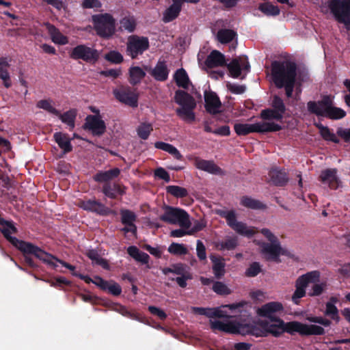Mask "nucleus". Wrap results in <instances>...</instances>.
I'll return each instance as SVG.
<instances>
[{
	"label": "nucleus",
	"instance_id": "obj_1",
	"mask_svg": "<svg viewBox=\"0 0 350 350\" xmlns=\"http://www.w3.org/2000/svg\"><path fill=\"white\" fill-rule=\"evenodd\" d=\"M284 307L280 302L272 301L262 306L256 310L258 316L267 319L251 323L245 322L210 320L211 327L214 331L242 335L252 334L257 337L266 336L269 334L279 336L284 332L290 334L297 332L302 335H320L324 329L317 325H307L297 321L285 323L275 315L282 312Z\"/></svg>",
	"mask_w": 350,
	"mask_h": 350
},
{
	"label": "nucleus",
	"instance_id": "obj_2",
	"mask_svg": "<svg viewBox=\"0 0 350 350\" xmlns=\"http://www.w3.org/2000/svg\"><path fill=\"white\" fill-rule=\"evenodd\" d=\"M296 77V66L288 61L274 62L271 65V77L275 85L285 88L288 97L292 96Z\"/></svg>",
	"mask_w": 350,
	"mask_h": 350
},
{
	"label": "nucleus",
	"instance_id": "obj_3",
	"mask_svg": "<svg viewBox=\"0 0 350 350\" xmlns=\"http://www.w3.org/2000/svg\"><path fill=\"white\" fill-rule=\"evenodd\" d=\"M334 96L324 95L318 101H309L307 108L309 112L317 116L327 118L332 120H338L346 116V112L341 108L334 105Z\"/></svg>",
	"mask_w": 350,
	"mask_h": 350
},
{
	"label": "nucleus",
	"instance_id": "obj_4",
	"mask_svg": "<svg viewBox=\"0 0 350 350\" xmlns=\"http://www.w3.org/2000/svg\"><path fill=\"white\" fill-rule=\"evenodd\" d=\"M0 230L5 237L9 240L13 245L24 254L26 262L30 265H33L31 260L27 256L31 254L36 256L37 252H36V250H40V248L31 243L19 241L16 238L11 237V234L16 232V227L12 221H5L1 217Z\"/></svg>",
	"mask_w": 350,
	"mask_h": 350
},
{
	"label": "nucleus",
	"instance_id": "obj_5",
	"mask_svg": "<svg viewBox=\"0 0 350 350\" xmlns=\"http://www.w3.org/2000/svg\"><path fill=\"white\" fill-rule=\"evenodd\" d=\"M261 233L270 243L259 242L260 253L263 257L268 260L278 262L279 257L287 254V251L283 248L277 237L269 229L262 228Z\"/></svg>",
	"mask_w": 350,
	"mask_h": 350
},
{
	"label": "nucleus",
	"instance_id": "obj_6",
	"mask_svg": "<svg viewBox=\"0 0 350 350\" xmlns=\"http://www.w3.org/2000/svg\"><path fill=\"white\" fill-rule=\"evenodd\" d=\"M321 10L324 13L330 11L336 20L350 31V0H329L321 5Z\"/></svg>",
	"mask_w": 350,
	"mask_h": 350
},
{
	"label": "nucleus",
	"instance_id": "obj_7",
	"mask_svg": "<svg viewBox=\"0 0 350 350\" xmlns=\"http://www.w3.org/2000/svg\"><path fill=\"white\" fill-rule=\"evenodd\" d=\"M176 103L180 105L176 109L178 116L183 120L191 122L195 120L193 109L196 103L193 98L182 90L176 92L174 97Z\"/></svg>",
	"mask_w": 350,
	"mask_h": 350
},
{
	"label": "nucleus",
	"instance_id": "obj_8",
	"mask_svg": "<svg viewBox=\"0 0 350 350\" xmlns=\"http://www.w3.org/2000/svg\"><path fill=\"white\" fill-rule=\"evenodd\" d=\"M234 131L238 135H246L252 133L272 132L280 130L278 124L270 122H260L254 124L236 123Z\"/></svg>",
	"mask_w": 350,
	"mask_h": 350
},
{
	"label": "nucleus",
	"instance_id": "obj_9",
	"mask_svg": "<svg viewBox=\"0 0 350 350\" xmlns=\"http://www.w3.org/2000/svg\"><path fill=\"white\" fill-rule=\"evenodd\" d=\"M161 219L172 224H178L185 229L191 226L189 215L183 209L165 206Z\"/></svg>",
	"mask_w": 350,
	"mask_h": 350
},
{
	"label": "nucleus",
	"instance_id": "obj_10",
	"mask_svg": "<svg viewBox=\"0 0 350 350\" xmlns=\"http://www.w3.org/2000/svg\"><path fill=\"white\" fill-rule=\"evenodd\" d=\"M219 215L226 219L228 225L239 234L248 238L255 234V228L248 226L246 224L238 221L234 211H221L219 212Z\"/></svg>",
	"mask_w": 350,
	"mask_h": 350
},
{
	"label": "nucleus",
	"instance_id": "obj_11",
	"mask_svg": "<svg viewBox=\"0 0 350 350\" xmlns=\"http://www.w3.org/2000/svg\"><path fill=\"white\" fill-rule=\"evenodd\" d=\"M320 278V273L312 271L299 276L295 282L296 289L292 295L291 299L295 304H298L299 299L305 296L306 288L310 283H314Z\"/></svg>",
	"mask_w": 350,
	"mask_h": 350
},
{
	"label": "nucleus",
	"instance_id": "obj_12",
	"mask_svg": "<svg viewBox=\"0 0 350 350\" xmlns=\"http://www.w3.org/2000/svg\"><path fill=\"white\" fill-rule=\"evenodd\" d=\"M94 29L102 37L112 36L116 29L115 20L109 14H100L92 16Z\"/></svg>",
	"mask_w": 350,
	"mask_h": 350
},
{
	"label": "nucleus",
	"instance_id": "obj_13",
	"mask_svg": "<svg viewBox=\"0 0 350 350\" xmlns=\"http://www.w3.org/2000/svg\"><path fill=\"white\" fill-rule=\"evenodd\" d=\"M148 46V38L136 36H130L127 42V53L133 59L142 54Z\"/></svg>",
	"mask_w": 350,
	"mask_h": 350
},
{
	"label": "nucleus",
	"instance_id": "obj_14",
	"mask_svg": "<svg viewBox=\"0 0 350 350\" xmlns=\"http://www.w3.org/2000/svg\"><path fill=\"white\" fill-rule=\"evenodd\" d=\"M70 56L74 59H81L88 62H94L98 59L99 55L96 50L81 44L75 47Z\"/></svg>",
	"mask_w": 350,
	"mask_h": 350
},
{
	"label": "nucleus",
	"instance_id": "obj_15",
	"mask_svg": "<svg viewBox=\"0 0 350 350\" xmlns=\"http://www.w3.org/2000/svg\"><path fill=\"white\" fill-rule=\"evenodd\" d=\"M115 98L122 103L132 107H136L138 105V94L129 88H120L113 91Z\"/></svg>",
	"mask_w": 350,
	"mask_h": 350
},
{
	"label": "nucleus",
	"instance_id": "obj_16",
	"mask_svg": "<svg viewBox=\"0 0 350 350\" xmlns=\"http://www.w3.org/2000/svg\"><path fill=\"white\" fill-rule=\"evenodd\" d=\"M36 252H37L36 257L52 268H56L57 267V264L59 263L62 266L70 270L73 275H79V274L75 271V267L74 266L57 258L54 256L43 251L42 249L40 250H36Z\"/></svg>",
	"mask_w": 350,
	"mask_h": 350
},
{
	"label": "nucleus",
	"instance_id": "obj_17",
	"mask_svg": "<svg viewBox=\"0 0 350 350\" xmlns=\"http://www.w3.org/2000/svg\"><path fill=\"white\" fill-rule=\"evenodd\" d=\"M230 76L237 78L241 75H245L250 69V64L246 57H239L233 59L228 64Z\"/></svg>",
	"mask_w": 350,
	"mask_h": 350
},
{
	"label": "nucleus",
	"instance_id": "obj_18",
	"mask_svg": "<svg viewBox=\"0 0 350 350\" xmlns=\"http://www.w3.org/2000/svg\"><path fill=\"white\" fill-rule=\"evenodd\" d=\"M84 128L94 135H100L105 131V122L98 116H88L85 119Z\"/></svg>",
	"mask_w": 350,
	"mask_h": 350
},
{
	"label": "nucleus",
	"instance_id": "obj_19",
	"mask_svg": "<svg viewBox=\"0 0 350 350\" xmlns=\"http://www.w3.org/2000/svg\"><path fill=\"white\" fill-rule=\"evenodd\" d=\"M321 181L331 189H336L340 185V180L336 169H327L321 172Z\"/></svg>",
	"mask_w": 350,
	"mask_h": 350
},
{
	"label": "nucleus",
	"instance_id": "obj_20",
	"mask_svg": "<svg viewBox=\"0 0 350 350\" xmlns=\"http://www.w3.org/2000/svg\"><path fill=\"white\" fill-rule=\"evenodd\" d=\"M205 107L210 113H217L221 110V103L217 94L213 92L204 93Z\"/></svg>",
	"mask_w": 350,
	"mask_h": 350
},
{
	"label": "nucleus",
	"instance_id": "obj_21",
	"mask_svg": "<svg viewBox=\"0 0 350 350\" xmlns=\"http://www.w3.org/2000/svg\"><path fill=\"white\" fill-rule=\"evenodd\" d=\"M194 165L198 170L206 172L213 174H219L221 170L213 161L204 160L199 157L194 159Z\"/></svg>",
	"mask_w": 350,
	"mask_h": 350
},
{
	"label": "nucleus",
	"instance_id": "obj_22",
	"mask_svg": "<svg viewBox=\"0 0 350 350\" xmlns=\"http://www.w3.org/2000/svg\"><path fill=\"white\" fill-rule=\"evenodd\" d=\"M121 219L125 227L122 228V230L125 232H131L135 234L136 232V226L134 222L136 219L135 214L129 210H122L120 212Z\"/></svg>",
	"mask_w": 350,
	"mask_h": 350
},
{
	"label": "nucleus",
	"instance_id": "obj_23",
	"mask_svg": "<svg viewBox=\"0 0 350 350\" xmlns=\"http://www.w3.org/2000/svg\"><path fill=\"white\" fill-rule=\"evenodd\" d=\"M44 25L53 43L58 45H65L68 43V38L63 35L54 25L50 23H46Z\"/></svg>",
	"mask_w": 350,
	"mask_h": 350
},
{
	"label": "nucleus",
	"instance_id": "obj_24",
	"mask_svg": "<svg viewBox=\"0 0 350 350\" xmlns=\"http://www.w3.org/2000/svg\"><path fill=\"white\" fill-rule=\"evenodd\" d=\"M181 8L180 0H172V4L163 12V21L165 23H169L175 19L178 16Z\"/></svg>",
	"mask_w": 350,
	"mask_h": 350
},
{
	"label": "nucleus",
	"instance_id": "obj_25",
	"mask_svg": "<svg viewBox=\"0 0 350 350\" xmlns=\"http://www.w3.org/2000/svg\"><path fill=\"white\" fill-rule=\"evenodd\" d=\"M237 304L224 305L211 308V318H226L231 317V314L239 308Z\"/></svg>",
	"mask_w": 350,
	"mask_h": 350
},
{
	"label": "nucleus",
	"instance_id": "obj_26",
	"mask_svg": "<svg viewBox=\"0 0 350 350\" xmlns=\"http://www.w3.org/2000/svg\"><path fill=\"white\" fill-rule=\"evenodd\" d=\"M53 139L58 144L59 147L64 151V153H68L72 150L71 145V139L68 134L62 132H56L53 135Z\"/></svg>",
	"mask_w": 350,
	"mask_h": 350
},
{
	"label": "nucleus",
	"instance_id": "obj_27",
	"mask_svg": "<svg viewBox=\"0 0 350 350\" xmlns=\"http://www.w3.org/2000/svg\"><path fill=\"white\" fill-rule=\"evenodd\" d=\"M225 64V57L217 50L213 51L207 57L205 65L208 68L221 66Z\"/></svg>",
	"mask_w": 350,
	"mask_h": 350
},
{
	"label": "nucleus",
	"instance_id": "obj_28",
	"mask_svg": "<svg viewBox=\"0 0 350 350\" xmlns=\"http://www.w3.org/2000/svg\"><path fill=\"white\" fill-rule=\"evenodd\" d=\"M80 206L84 210L96 212L102 215L107 214L108 211L104 205L95 200L81 202L80 203Z\"/></svg>",
	"mask_w": 350,
	"mask_h": 350
},
{
	"label": "nucleus",
	"instance_id": "obj_29",
	"mask_svg": "<svg viewBox=\"0 0 350 350\" xmlns=\"http://www.w3.org/2000/svg\"><path fill=\"white\" fill-rule=\"evenodd\" d=\"M59 118L61 121L66 124L70 130H72L75 126V118L77 116V111L75 109H70L61 113L59 111V115H56Z\"/></svg>",
	"mask_w": 350,
	"mask_h": 350
},
{
	"label": "nucleus",
	"instance_id": "obj_30",
	"mask_svg": "<svg viewBox=\"0 0 350 350\" xmlns=\"http://www.w3.org/2000/svg\"><path fill=\"white\" fill-rule=\"evenodd\" d=\"M169 72L167 66L163 62H159L156 66L152 70V75L158 81H165L167 79Z\"/></svg>",
	"mask_w": 350,
	"mask_h": 350
},
{
	"label": "nucleus",
	"instance_id": "obj_31",
	"mask_svg": "<svg viewBox=\"0 0 350 350\" xmlns=\"http://www.w3.org/2000/svg\"><path fill=\"white\" fill-rule=\"evenodd\" d=\"M10 61L7 58L0 59V78L3 81L4 85L9 88L11 85L10 75L8 68L10 66Z\"/></svg>",
	"mask_w": 350,
	"mask_h": 350
},
{
	"label": "nucleus",
	"instance_id": "obj_32",
	"mask_svg": "<svg viewBox=\"0 0 350 350\" xmlns=\"http://www.w3.org/2000/svg\"><path fill=\"white\" fill-rule=\"evenodd\" d=\"M174 80L176 84L181 88L188 89L190 85L189 77L183 68L178 69L174 74Z\"/></svg>",
	"mask_w": 350,
	"mask_h": 350
},
{
	"label": "nucleus",
	"instance_id": "obj_33",
	"mask_svg": "<svg viewBox=\"0 0 350 350\" xmlns=\"http://www.w3.org/2000/svg\"><path fill=\"white\" fill-rule=\"evenodd\" d=\"M145 75V71L139 66H132L129 69V81L131 84L139 83Z\"/></svg>",
	"mask_w": 350,
	"mask_h": 350
},
{
	"label": "nucleus",
	"instance_id": "obj_34",
	"mask_svg": "<svg viewBox=\"0 0 350 350\" xmlns=\"http://www.w3.org/2000/svg\"><path fill=\"white\" fill-rule=\"evenodd\" d=\"M120 174L118 168H114L108 171L100 172L94 176V180L98 182H107L116 178Z\"/></svg>",
	"mask_w": 350,
	"mask_h": 350
},
{
	"label": "nucleus",
	"instance_id": "obj_35",
	"mask_svg": "<svg viewBox=\"0 0 350 350\" xmlns=\"http://www.w3.org/2000/svg\"><path fill=\"white\" fill-rule=\"evenodd\" d=\"M154 146L158 149H161L168 152L178 160L182 159V154L180 153L176 147L170 144H167L162 142H157L155 143Z\"/></svg>",
	"mask_w": 350,
	"mask_h": 350
},
{
	"label": "nucleus",
	"instance_id": "obj_36",
	"mask_svg": "<svg viewBox=\"0 0 350 350\" xmlns=\"http://www.w3.org/2000/svg\"><path fill=\"white\" fill-rule=\"evenodd\" d=\"M240 203L245 207L255 210L264 209L266 207L265 205L259 200L248 196L241 198Z\"/></svg>",
	"mask_w": 350,
	"mask_h": 350
},
{
	"label": "nucleus",
	"instance_id": "obj_37",
	"mask_svg": "<svg viewBox=\"0 0 350 350\" xmlns=\"http://www.w3.org/2000/svg\"><path fill=\"white\" fill-rule=\"evenodd\" d=\"M337 301L338 300L336 297H333L331 299L330 301L327 303L325 314L332 319L338 322L340 319L338 316V310L335 306Z\"/></svg>",
	"mask_w": 350,
	"mask_h": 350
},
{
	"label": "nucleus",
	"instance_id": "obj_38",
	"mask_svg": "<svg viewBox=\"0 0 350 350\" xmlns=\"http://www.w3.org/2000/svg\"><path fill=\"white\" fill-rule=\"evenodd\" d=\"M258 9L267 16H275L280 13L279 8L269 2L260 3L258 6Z\"/></svg>",
	"mask_w": 350,
	"mask_h": 350
},
{
	"label": "nucleus",
	"instance_id": "obj_39",
	"mask_svg": "<svg viewBox=\"0 0 350 350\" xmlns=\"http://www.w3.org/2000/svg\"><path fill=\"white\" fill-rule=\"evenodd\" d=\"M211 259L213 262V269L215 275L217 278H221L225 273V263L222 259L217 258L215 256H211Z\"/></svg>",
	"mask_w": 350,
	"mask_h": 350
},
{
	"label": "nucleus",
	"instance_id": "obj_40",
	"mask_svg": "<svg viewBox=\"0 0 350 350\" xmlns=\"http://www.w3.org/2000/svg\"><path fill=\"white\" fill-rule=\"evenodd\" d=\"M237 34L231 29H221L217 32V38L219 42L222 44L228 43L233 40Z\"/></svg>",
	"mask_w": 350,
	"mask_h": 350
},
{
	"label": "nucleus",
	"instance_id": "obj_41",
	"mask_svg": "<svg viewBox=\"0 0 350 350\" xmlns=\"http://www.w3.org/2000/svg\"><path fill=\"white\" fill-rule=\"evenodd\" d=\"M238 245V238L237 237H228L225 240L217 243V247L221 250H234Z\"/></svg>",
	"mask_w": 350,
	"mask_h": 350
},
{
	"label": "nucleus",
	"instance_id": "obj_42",
	"mask_svg": "<svg viewBox=\"0 0 350 350\" xmlns=\"http://www.w3.org/2000/svg\"><path fill=\"white\" fill-rule=\"evenodd\" d=\"M317 126L319 130V133L321 137L325 140L330 141L334 143L339 142V139H338L336 135L333 132H332L328 127L319 124H317Z\"/></svg>",
	"mask_w": 350,
	"mask_h": 350
},
{
	"label": "nucleus",
	"instance_id": "obj_43",
	"mask_svg": "<svg viewBox=\"0 0 350 350\" xmlns=\"http://www.w3.org/2000/svg\"><path fill=\"white\" fill-rule=\"evenodd\" d=\"M36 107L39 109H44L53 115H59V111L57 110L54 107V103L52 100H40L37 103Z\"/></svg>",
	"mask_w": 350,
	"mask_h": 350
},
{
	"label": "nucleus",
	"instance_id": "obj_44",
	"mask_svg": "<svg viewBox=\"0 0 350 350\" xmlns=\"http://www.w3.org/2000/svg\"><path fill=\"white\" fill-rule=\"evenodd\" d=\"M152 131V125L149 122H142L137 128V135L143 139H147Z\"/></svg>",
	"mask_w": 350,
	"mask_h": 350
},
{
	"label": "nucleus",
	"instance_id": "obj_45",
	"mask_svg": "<svg viewBox=\"0 0 350 350\" xmlns=\"http://www.w3.org/2000/svg\"><path fill=\"white\" fill-rule=\"evenodd\" d=\"M103 191L105 195L109 198H113L117 194L122 193V189L118 185H110L106 184L104 185Z\"/></svg>",
	"mask_w": 350,
	"mask_h": 350
},
{
	"label": "nucleus",
	"instance_id": "obj_46",
	"mask_svg": "<svg viewBox=\"0 0 350 350\" xmlns=\"http://www.w3.org/2000/svg\"><path fill=\"white\" fill-rule=\"evenodd\" d=\"M166 191L167 193L171 195L176 197V198H183L187 195V191L186 189L176 186V185H170L166 187Z\"/></svg>",
	"mask_w": 350,
	"mask_h": 350
},
{
	"label": "nucleus",
	"instance_id": "obj_47",
	"mask_svg": "<svg viewBox=\"0 0 350 350\" xmlns=\"http://www.w3.org/2000/svg\"><path fill=\"white\" fill-rule=\"evenodd\" d=\"M282 113L277 109H267L261 112V117L265 120H280L282 117Z\"/></svg>",
	"mask_w": 350,
	"mask_h": 350
},
{
	"label": "nucleus",
	"instance_id": "obj_48",
	"mask_svg": "<svg viewBox=\"0 0 350 350\" xmlns=\"http://www.w3.org/2000/svg\"><path fill=\"white\" fill-rule=\"evenodd\" d=\"M168 252L174 255H183L187 253V249L183 244L173 243L169 246Z\"/></svg>",
	"mask_w": 350,
	"mask_h": 350
},
{
	"label": "nucleus",
	"instance_id": "obj_49",
	"mask_svg": "<svg viewBox=\"0 0 350 350\" xmlns=\"http://www.w3.org/2000/svg\"><path fill=\"white\" fill-rule=\"evenodd\" d=\"M135 21L133 17H124L120 21L121 28L131 32L135 28Z\"/></svg>",
	"mask_w": 350,
	"mask_h": 350
},
{
	"label": "nucleus",
	"instance_id": "obj_50",
	"mask_svg": "<svg viewBox=\"0 0 350 350\" xmlns=\"http://www.w3.org/2000/svg\"><path fill=\"white\" fill-rule=\"evenodd\" d=\"M88 256L92 260L93 263L100 265L104 268L108 267V264L107 261L100 258L96 251H89L88 252Z\"/></svg>",
	"mask_w": 350,
	"mask_h": 350
},
{
	"label": "nucleus",
	"instance_id": "obj_51",
	"mask_svg": "<svg viewBox=\"0 0 350 350\" xmlns=\"http://www.w3.org/2000/svg\"><path fill=\"white\" fill-rule=\"evenodd\" d=\"M319 280L314 283H310L313 284L312 288L308 292V295L310 296H317L321 295L325 289V284L319 283Z\"/></svg>",
	"mask_w": 350,
	"mask_h": 350
},
{
	"label": "nucleus",
	"instance_id": "obj_52",
	"mask_svg": "<svg viewBox=\"0 0 350 350\" xmlns=\"http://www.w3.org/2000/svg\"><path fill=\"white\" fill-rule=\"evenodd\" d=\"M213 290L219 295H228L231 292L230 288L221 282H216L213 286Z\"/></svg>",
	"mask_w": 350,
	"mask_h": 350
},
{
	"label": "nucleus",
	"instance_id": "obj_53",
	"mask_svg": "<svg viewBox=\"0 0 350 350\" xmlns=\"http://www.w3.org/2000/svg\"><path fill=\"white\" fill-rule=\"evenodd\" d=\"M105 59L112 63L118 64L123 60V57L119 52L112 51L105 55Z\"/></svg>",
	"mask_w": 350,
	"mask_h": 350
},
{
	"label": "nucleus",
	"instance_id": "obj_54",
	"mask_svg": "<svg viewBox=\"0 0 350 350\" xmlns=\"http://www.w3.org/2000/svg\"><path fill=\"white\" fill-rule=\"evenodd\" d=\"M260 271V266L257 262L252 263L246 270L245 274L248 277H254Z\"/></svg>",
	"mask_w": 350,
	"mask_h": 350
},
{
	"label": "nucleus",
	"instance_id": "obj_55",
	"mask_svg": "<svg viewBox=\"0 0 350 350\" xmlns=\"http://www.w3.org/2000/svg\"><path fill=\"white\" fill-rule=\"evenodd\" d=\"M227 88L230 92L236 94H241L245 90V86L234 83H228Z\"/></svg>",
	"mask_w": 350,
	"mask_h": 350
},
{
	"label": "nucleus",
	"instance_id": "obj_56",
	"mask_svg": "<svg viewBox=\"0 0 350 350\" xmlns=\"http://www.w3.org/2000/svg\"><path fill=\"white\" fill-rule=\"evenodd\" d=\"M105 290H107L110 293L114 295H120L122 291L120 286L113 282H108L107 286H106Z\"/></svg>",
	"mask_w": 350,
	"mask_h": 350
},
{
	"label": "nucleus",
	"instance_id": "obj_57",
	"mask_svg": "<svg viewBox=\"0 0 350 350\" xmlns=\"http://www.w3.org/2000/svg\"><path fill=\"white\" fill-rule=\"evenodd\" d=\"M154 174L157 177L164 180L166 183H168L170 180L169 174L162 167L157 168L154 172Z\"/></svg>",
	"mask_w": 350,
	"mask_h": 350
},
{
	"label": "nucleus",
	"instance_id": "obj_58",
	"mask_svg": "<svg viewBox=\"0 0 350 350\" xmlns=\"http://www.w3.org/2000/svg\"><path fill=\"white\" fill-rule=\"evenodd\" d=\"M196 250L198 258L201 260H204L206 257V250L204 244L200 240L197 241Z\"/></svg>",
	"mask_w": 350,
	"mask_h": 350
},
{
	"label": "nucleus",
	"instance_id": "obj_59",
	"mask_svg": "<svg viewBox=\"0 0 350 350\" xmlns=\"http://www.w3.org/2000/svg\"><path fill=\"white\" fill-rule=\"evenodd\" d=\"M100 75L105 77H111L112 78H117L122 75V70L120 68L110 69L105 71H102Z\"/></svg>",
	"mask_w": 350,
	"mask_h": 350
},
{
	"label": "nucleus",
	"instance_id": "obj_60",
	"mask_svg": "<svg viewBox=\"0 0 350 350\" xmlns=\"http://www.w3.org/2000/svg\"><path fill=\"white\" fill-rule=\"evenodd\" d=\"M82 5L85 8H99L101 3L98 0H83Z\"/></svg>",
	"mask_w": 350,
	"mask_h": 350
},
{
	"label": "nucleus",
	"instance_id": "obj_61",
	"mask_svg": "<svg viewBox=\"0 0 350 350\" xmlns=\"http://www.w3.org/2000/svg\"><path fill=\"white\" fill-rule=\"evenodd\" d=\"M273 107L275 109L280 111L281 113H284L285 107L282 99L278 96H275L273 100Z\"/></svg>",
	"mask_w": 350,
	"mask_h": 350
},
{
	"label": "nucleus",
	"instance_id": "obj_62",
	"mask_svg": "<svg viewBox=\"0 0 350 350\" xmlns=\"http://www.w3.org/2000/svg\"><path fill=\"white\" fill-rule=\"evenodd\" d=\"M192 311L199 314L205 315L209 318H211V308H192Z\"/></svg>",
	"mask_w": 350,
	"mask_h": 350
},
{
	"label": "nucleus",
	"instance_id": "obj_63",
	"mask_svg": "<svg viewBox=\"0 0 350 350\" xmlns=\"http://www.w3.org/2000/svg\"><path fill=\"white\" fill-rule=\"evenodd\" d=\"M148 310L152 314L157 315L161 319H165L166 317V314L164 311L159 308L155 306H149Z\"/></svg>",
	"mask_w": 350,
	"mask_h": 350
},
{
	"label": "nucleus",
	"instance_id": "obj_64",
	"mask_svg": "<svg viewBox=\"0 0 350 350\" xmlns=\"http://www.w3.org/2000/svg\"><path fill=\"white\" fill-rule=\"evenodd\" d=\"M337 134L346 142L350 140V129L339 128L337 130Z\"/></svg>",
	"mask_w": 350,
	"mask_h": 350
}]
</instances>
